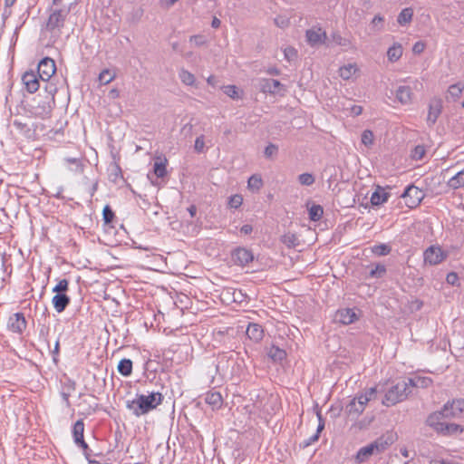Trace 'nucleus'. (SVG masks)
Returning a JSON list of instances; mask_svg holds the SVG:
<instances>
[{
	"instance_id": "1",
	"label": "nucleus",
	"mask_w": 464,
	"mask_h": 464,
	"mask_svg": "<svg viewBox=\"0 0 464 464\" xmlns=\"http://www.w3.org/2000/svg\"><path fill=\"white\" fill-rule=\"evenodd\" d=\"M451 419H464V399L448 401L440 411L430 414L426 422L435 432L443 435L464 432V427L451 422Z\"/></svg>"
},
{
	"instance_id": "2",
	"label": "nucleus",
	"mask_w": 464,
	"mask_h": 464,
	"mask_svg": "<svg viewBox=\"0 0 464 464\" xmlns=\"http://www.w3.org/2000/svg\"><path fill=\"white\" fill-rule=\"evenodd\" d=\"M163 398L160 392L137 394L136 399L127 401V408L137 416L143 415L161 404Z\"/></svg>"
},
{
	"instance_id": "3",
	"label": "nucleus",
	"mask_w": 464,
	"mask_h": 464,
	"mask_svg": "<svg viewBox=\"0 0 464 464\" xmlns=\"http://www.w3.org/2000/svg\"><path fill=\"white\" fill-rule=\"evenodd\" d=\"M384 392L385 394L382 403L386 407L393 406L406 400L409 394L412 392V391L410 390L406 378L390 386Z\"/></svg>"
},
{
	"instance_id": "4",
	"label": "nucleus",
	"mask_w": 464,
	"mask_h": 464,
	"mask_svg": "<svg viewBox=\"0 0 464 464\" xmlns=\"http://www.w3.org/2000/svg\"><path fill=\"white\" fill-rule=\"evenodd\" d=\"M45 82V85H44V91L45 92L47 93V96H46V100L45 102H43V104L39 103L37 107H35V115L42 118V119H44L46 117H48L52 111V106H51V102L53 103H54V95L55 93L57 92V87L54 83L47 81V82Z\"/></svg>"
},
{
	"instance_id": "5",
	"label": "nucleus",
	"mask_w": 464,
	"mask_h": 464,
	"mask_svg": "<svg viewBox=\"0 0 464 464\" xmlns=\"http://www.w3.org/2000/svg\"><path fill=\"white\" fill-rule=\"evenodd\" d=\"M257 89L263 93L284 96L286 88L278 80L270 78H260L256 83Z\"/></svg>"
},
{
	"instance_id": "6",
	"label": "nucleus",
	"mask_w": 464,
	"mask_h": 464,
	"mask_svg": "<svg viewBox=\"0 0 464 464\" xmlns=\"http://www.w3.org/2000/svg\"><path fill=\"white\" fill-rule=\"evenodd\" d=\"M69 12L70 10L65 8L51 10L46 24V30L51 33L55 31L61 32L62 28L64 26Z\"/></svg>"
},
{
	"instance_id": "7",
	"label": "nucleus",
	"mask_w": 464,
	"mask_h": 464,
	"mask_svg": "<svg viewBox=\"0 0 464 464\" xmlns=\"http://www.w3.org/2000/svg\"><path fill=\"white\" fill-rule=\"evenodd\" d=\"M393 441L390 440V441H385L384 443L379 440H375L374 442L362 447L359 450L356 454V459L359 463L364 462L367 460L372 455L375 453H380L384 450L385 446L389 443H392Z\"/></svg>"
},
{
	"instance_id": "8",
	"label": "nucleus",
	"mask_w": 464,
	"mask_h": 464,
	"mask_svg": "<svg viewBox=\"0 0 464 464\" xmlns=\"http://www.w3.org/2000/svg\"><path fill=\"white\" fill-rule=\"evenodd\" d=\"M401 197L405 199L408 208H413L420 205L424 198V193L418 187L411 184L405 188Z\"/></svg>"
},
{
	"instance_id": "9",
	"label": "nucleus",
	"mask_w": 464,
	"mask_h": 464,
	"mask_svg": "<svg viewBox=\"0 0 464 464\" xmlns=\"http://www.w3.org/2000/svg\"><path fill=\"white\" fill-rule=\"evenodd\" d=\"M56 71L55 63L53 59L45 57L40 61L37 67V73L42 82H47Z\"/></svg>"
},
{
	"instance_id": "10",
	"label": "nucleus",
	"mask_w": 464,
	"mask_h": 464,
	"mask_svg": "<svg viewBox=\"0 0 464 464\" xmlns=\"http://www.w3.org/2000/svg\"><path fill=\"white\" fill-rule=\"evenodd\" d=\"M368 402L369 399L362 393L349 401L345 406V411L351 416L357 417L362 413Z\"/></svg>"
},
{
	"instance_id": "11",
	"label": "nucleus",
	"mask_w": 464,
	"mask_h": 464,
	"mask_svg": "<svg viewBox=\"0 0 464 464\" xmlns=\"http://www.w3.org/2000/svg\"><path fill=\"white\" fill-rule=\"evenodd\" d=\"M231 258L235 265L245 266L254 260V254L250 249L238 246L231 252Z\"/></svg>"
},
{
	"instance_id": "12",
	"label": "nucleus",
	"mask_w": 464,
	"mask_h": 464,
	"mask_svg": "<svg viewBox=\"0 0 464 464\" xmlns=\"http://www.w3.org/2000/svg\"><path fill=\"white\" fill-rule=\"evenodd\" d=\"M423 256L426 264L435 266L441 263L447 255L440 246H431L424 251Z\"/></svg>"
},
{
	"instance_id": "13",
	"label": "nucleus",
	"mask_w": 464,
	"mask_h": 464,
	"mask_svg": "<svg viewBox=\"0 0 464 464\" xmlns=\"http://www.w3.org/2000/svg\"><path fill=\"white\" fill-rule=\"evenodd\" d=\"M26 320L23 313H15L9 317L7 328L13 333L22 334L26 329Z\"/></svg>"
},
{
	"instance_id": "14",
	"label": "nucleus",
	"mask_w": 464,
	"mask_h": 464,
	"mask_svg": "<svg viewBox=\"0 0 464 464\" xmlns=\"http://www.w3.org/2000/svg\"><path fill=\"white\" fill-rule=\"evenodd\" d=\"M442 111V101L440 98L434 97L430 101L427 123L432 126L436 123Z\"/></svg>"
},
{
	"instance_id": "15",
	"label": "nucleus",
	"mask_w": 464,
	"mask_h": 464,
	"mask_svg": "<svg viewBox=\"0 0 464 464\" xmlns=\"http://www.w3.org/2000/svg\"><path fill=\"white\" fill-rule=\"evenodd\" d=\"M22 82L25 86V89L30 93H34L40 88V82L37 74L31 71L24 73Z\"/></svg>"
},
{
	"instance_id": "16",
	"label": "nucleus",
	"mask_w": 464,
	"mask_h": 464,
	"mask_svg": "<svg viewBox=\"0 0 464 464\" xmlns=\"http://www.w3.org/2000/svg\"><path fill=\"white\" fill-rule=\"evenodd\" d=\"M357 319L358 316L356 313L351 308L339 309L334 315V321L341 323L342 324H353Z\"/></svg>"
},
{
	"instance_id": "17",
	"label": "nucleus",
	"mask_w": 464,
	"mask_h": 464,
	"mask_svg": "<svg viewBox=\"0 0 464 464\" xmlns=\"http://www.w3.org/2000/svg\"><path fill=\"white\" fill-rule=\"evenodd\" d=\"M305 36L308 44L315 46L325 42L326 33L322 28H312L306 31Z\"/></svg>"
},
{
	"instance_id": "18",
	"label": "nucleus",
	"mask_w": 464,
	"mask_h": 464,
	"mask_svg": "<svg viewBox=\"0 0 464 464\" xmlns=\"http://www.w3.org/2000/svg\"><path fill=\"white\" fill-rule=\"evenodd\" d=\"M396 100L402 105L411 104L413 98V92L410 86L401 85L395 91Z\"/></svg>"
},
{
	"instance_id": "19",
	"label": "nucleus",
	"mask_w": 464,
	"mask_h": 464,
	"mask_svg": "<svg viewBox=\"0 0 464 464\" xmlns=\"http://www.w3.org/2000/svg\"><path fill=\"white\" fill-rule=\"evenodd\" d=\"M70 302L71 298L64 293L56 294L52 299V304L57 313H63Z\"/></svg>"
},
{
	"instance_id": "20",
	"label": "nucleus",
	"mask_w": 464,
	"mask_h": 464,
	"mask_svg": "<svg viewBox=\"0 0 464 464\" xmlns=\"http://www.w3.org/2000/svg\"><path fill=\"white\" fill-rule=\"evenodd\" d=\"M407 383L409 384L410 390L412 391V388H428L431 385L432 380L430 377L426 376H414L411 378H406Z\"/></svg>"
},
{
	"instance_id": "21",
	"label": "nucleus",
	"mask_w": 464,
	"mask_h": 464,
	"mask_svg": "<svg viewBox=\"0 0 464 464\" xmlns=\"http://www.w3.org/2000/svg\"><path fill=\"white\" fill-rule=\"evenodd\" d=\"M205 401L211 406L213 410H218L223 405V398L220 392L210 391L205 395Z\"/></svg>"
},
{
	"instance_id": "22",
	"label": "nucleus",
	"mask_w": 464,
	"mask_h": 464,
	"mask_svg": "<svg viewBox=\"0 0 464 464\" xmlns=\"http://www.w3.org/2000/svg\"><path fill=\"white\" fill-rule=\"evenodd\" d=\"M246 334L248 336V338L253 340L254 342L261 341L264 336V331L262 326L255 323H250L248 324Z\"/></svg>"
},
{
	"instance_id": "23",
	"label": "nucleus",
	"mask_w": 464,
	"mask_h": 464,
	"mask_svg": "<svg viewBox=\"0 0 464 464\" xmlns=\"http://www.w3.org/2000/svg\"><path fill=\"white\" fill-rule=\"evenodd\" d=\"M390 197V194L385 192V190L378 186L376 190L371 196V203L372 206H380L385 203Z\"/></svg>"
},
{
	"instance_id": "24",
	"label": "nucleus",
	"mask_w": 464,
	"mask_h": 464,
	"mask_svg": "<svg viewBox=\"0 0 464 464\" xmlns=\"http://www.w3.org/2000/svg\"><path fill=\"white\" fill-rule=\"evenodd\" d=\"M463 90L464 83L462 82L451 84L448 89L446 99L456 102L459 98H460Z\"/></svg>"
},
{
	"instance_id": "25",
	"label": "nucleus",
	"mask_w": 464,
	"mask_h": 464,
	"mask_svg": "<svg viewBox=\"0 0 464 464\" xmlns=\"http://www.w3.org/2000/svg\"><path fill=\"white\" fill-rule=\"evenodd\" d=\"M118 372L124 377H129L132 373V361L130 359H121L117 367Z\"/></svg>"
},
{
	"instance_id": "26",
	"label": "nucleus",
	"mask_w": 464,
	"mask_h": 464,
	"mask_svg": "<svg viewBox=\"0 0 464 464\" xmlns=\"http://www.w3.org/2000/svg\"><path fill=\"white\" fill-rule=\"evenodd\" d=\"M64 161L68 164L70 171L74 173H82L83 171V163L82 160L77 158H66Z\"/></svg>"
},
{
	"instance_id": "27",
	"label": "nucleus",
	"mask_w": 464,
	"mask_h": 464,
	"mask_svg": "<svg viewBox=\"0 0 464 464\" xmlns=\"http://www.w3.org/2000/svg\"><path fill=\"white\" fill-rule=\"evenodd\" d=\"M357 70L358 68L355 63H349L339 69V74L343 80H349L357 72Z\"/></svg>"
},
{
	"instance_id": "28",
	"label": "nucleus",
	"mask_w": 464,
	"mask_h": 464,
	"mask_svg": "<svg viewBox=\"0 0 464 464\" xmlns=\"http://www.w3.org/2000/svg\"><path fill=\"white\" fill-rule=\"evenodd\" d=\"M448 185L453 189L464 187V169L459 171L455 176L450 179Z\"/></svg>"
},
{
	"instance_id": "29",
	"label": "nucleus",
	"mask_w": 464,
	"mask_h": 464,
	"mask_svg": "<svg viewBox=\"0 0 464 464\" xmlns=\"http://www.w3.org/2000/svg\"><path fill=\"white\" fill-rule=\"evenodd\" d=\"M402 55V47L400 44H394L392 47L388 49L387 56L389 61L396 62Z\"/></svg>"
},
{
	"instance_id": "30",
	"label": "nucleus",
	"mask_w": 464,
	"mask_h": 464,
	"mask_svg": "<svg viewBox=\"0 0 464 464\" xmlns=\"http://www.w3.org/2000/svg\"><path fill=\"white\" fill-rule=\"evenodd\" d=\"M268 356L275 362H282L286 357V353L277 346H272L268 351Z\"/></svg>"
},
{
	"instance_id": "31",
	"label": "nucleus",
	"mask_w": 464,
	"mask_h": 464,
	"mask_svg": "<svg viewBox=\"0 0 464 464\" xmlns=\"http://www.w3.org/2000/svg\"><path fill=\"white\" fill-rule=\"evenodd\" d=\"M413 16V10L411 8H404L401 11L397 17V22L401 25L409 24Z\"/></svg>"
},
{
	"instance_id": "32",
	"label": "nucleus",
	"mask_w": 464,
	"mask_h": 464,
	"mask_svg": "<svg viewBox=\"0 0 464 464\" xmlns=\"http://www.w3.org/2000/svg\"><path fill=\"white\" fill-rule=\"evenodd\" d=\"M179 77L180 81L182 82V83L188 85V86L194 85V83L196 82V78H195L194 74L185 69H181L179 71Z\"/></svg>"
},
{
	"instance_id": "33",
	"label": "nucleus",
	"mask_w": 464,
	"mask_h": 464,
	"mask_svg": "<svg viewBox=\"0 0 464 464\" xmlns=\"http://www.w3.org/2000/svg\"><path fill=\"white\" fill-rule=\"evenodd\" d=\"M167 160L165 159L163 161H155L153 166V172L157 178H163L167 174L166 169Z\"/></svg>"
},
{
	"instance_id": "34",
	"label": "nucleus",
	"mask_w": 464,
	"mask_h": 464,
	"mask_svg": "<svg viewBox=\"0 0 464 464\" xmlns=\"http://www.w3.org/2000/svg\"><path fill=\"white\" fill-rule=\"evenodd\" d=\"M324 214V208L320 205L314 204L309 208V218L312 221H318L321 219L322 216Z\"/></svg>"
},
{
	"instance_id": "35",
	"label": "nucleus",
	"mask_w": 464,
	"mask_h": 464,
	"mask_svg": "<svg viewBox=\"0 0 464 464\" xmlns=\"http://www.w3.org/2000/svg\"><path fill=\"white\" fill-rule=\"evenodd\" d=\"M115 78V73L109 69L102 70L99 74V82L102 85L109 84Z\"/></svg>"
},
{
	"instance_id": "36",
	"label": "nucleus",
	"mask_w": 464,
	"mask_h": 464,
	"mask_svg": "<svg viewBox=\"0 0 464 464\" xmlns=\"http://www.w3.org/2000/svg\"><path fill=\"white\" fill-rule=\"evenodd\" d=\"M392 247L387 244L375 245L372 248V252L379 256H387L391 253Z\"/></svg>"
},
{
	"instance_id": "37",
	"label": "nucleus",
	"mask_w": 464,
	"mask_h": 464,
	"mask_svg": "<svg viewBox=\"0 0 464 464\" xmlns=\"http://www.w3.org/2000/svg\"><path fill=\"white\" fill-rule=\"evenodd\" d=\"M247 186L252 190H259L263 186V180L259 175H252L248 179Z\"/></svg>"
},
{
	"instance_id": "38",
	"label": "nucleus",
	"mask_w": 464,
	"mask_h": 464,
	"mask_svg": "<svg viewBox=\"0 0 464 464\" xmlns=\"http://www.w3.org/2000/svg\"><path fill=\"white\" fill-rule=\"evenodd\" d=\"M386 274V267L382 264H377L369 272L370 278H382Z\"/></svg>"
},
{
	"instance_id": "39",
	"label": "nucleus",
	"mask_w": 464,
	"mask_h": 464,
	"mask_svg": "<svg viewBox=\"0 0 464 464\" xmlns=\"http://www.w3.org/2000/svg\"><path fill=\"white\" fill-rule=\"evenodd\" d=\"M282 242L288 247H295L298 245V238L295 234L287 233L282 237Z\"/></svg>"
},
{
	"instance_id": "40",
	"label": "nucleus",
	"mask_w": 464,
	"mask_h": 464,
	"mask_svg": "<svg viewBox=\"0 0 464 464\" xmlns=\"http://www.w3.org/2000/svg\"><path fill=\"white\" fill-rule=\"evenodd\" d=\"M74 442L77 446L81 447L83 450V454L85 458L89 460L91 456V450L88 447V444L84 440V437H74Z\"/></svg>"
},
{
	"instance_id": "41",
	"label": "nucleus",
	"mask_w": 464,
	"mask_h": 464,
	"mask_svg": "<svg viewBox=\"0 0 464 464\" xmlns=\"http://www.w3.org/2000/svg\"><path fill=\"white\" fill-rule=\"evenodd\" d=\"M384 392V390L382 389V386L381 387V385L379 384V385H376L375 387H372V388L366 390L365 392L362 394L364 396H366L367 399H369V401H371L376 399L378 392Z\"/></svg>"
},
{
	"instance_id": "42",
	"label": "nucleus",
	"mask_w": 464,
	"mask_h": 464,
	"mask_svg": "<svg viewBox=\"0 0 464 464\" xmlns=\"http://www.w3.org/2000/svg\"><path fill=\"white\" fill-rule=\"evenodd\" d=\"M102 218L105 224H111L113 221L115 214L109 205L103 208Z\"/></svg>"
},
{
	"instance_id": "43",
	"label": "nucleus",
	"mask_w": 464,
	"mask_h": 464,
	"mask_svg": "<svg viewBox=\"0 0 464 464\" xmlns=\"http://www.w3.org/2000/svg\"><path fill=\"white\" fill-rule=\"evenodd\" d=\"M314 180V177L311 173H303L298 176V181L303 186H311Z\"/></svg>"
},
{
	"instance_id": "44",
	"label": "nucleus",
	"mask_w": 464,
	"mask_h": 464,
	"mask_svg": "<svg viewBox=\"0 0 464 464\" xmlns=\"http://www.w3.org/2000/svg\"><path fill=\"white\" fill-rule=\"evenodd\" d=\"M69 289V281L67 279H62L58 282V284L53 288V292L56 294L64 293Z\"/></svg>"
},
{
	"instance_id": "45",
	"label": "nucleus",
	"mask_w": 464,
	"mask_h": 464,
	"mask_svg": "<svg viewBox=\"0 0 464 464\" xmlns=\"http://www.w3.org/2000/svg\"><path fill=\"white\" fill-rule=\"evenodd\" d=\"M75 389H76L75 381H73L70 378H65V380L63 382H62V391L72 393V392L75 391Z\"/></svg>"
},
{
	"instance_id": "46",
	"label": "nucleus",
	"mask_w": 464,
	"mask_h": 464,
	"mask_svg": "<svg viewBox=\"0 0 464 464\" xmlns=\"http://www.w3.org/2000/svg\"><path fill=\"white\" fill-rule=\"evenodd\" d=\"M243 203V198L239 194H235L228 198V206L232 208H238Z\"/></svg>"
},
{
	"instance_id": "47",
	"label": "nucleus",
	"mask_w": 464,
	"mask_h": 464,
	"mask_svg": "<svg viewBox=\"0 0 464 464\" xmlns=\"http://www.w3.org/2000/svg\"><path fill=\"white\" fill-rule=\"evenodd\" d=\"M224 92L225 94H227L228 97L236 100V99H238L239 96H238V89L237 86L235 85H227V86H224Z\"/></svg>"
},
{
	"instance_id": "48",
	"label": "nucleus",
	"mask_w": 464,
	"mask_h": 464,
	"mask_svg": "<svg viewBox=\"0 0 464 464\" xmlns=\"http://www.w3.org/2000/svg\"><path fill=\"white\" fill-rule=\"evenodd\" d=\"M383 17L380 14L375 15L371 23V25L374 31H381L383 28Z\"/></svg>"
},
{
	"instance_id": "49",
	"label": "nucleus",
	"mask_w": 464,
	"mask_h": 464,
	"mask_svg": "<svg viewBox=\"0 0 464 464\" xmlns=\"http://www.w3.org/2000/svg\"><path fill=\"white\" fill-rule=\"evenodd\" d=\"M277 152H278V147L276 144L269 143L265 148L264 154H265L266 158L270 159V158L276 156L277 154Z\"/></svg>"
},
{
	"instance_id": "50",
	"label": "nucleus",
	"mask_w": 464,
	"mask_h": 464,
	"mask_svg": "<svg viewBox=\"0 0 464 464\" xmlns=\"http://www.w3.org/2000/svg\"><path fill=\"white\" fill-rule=\"evenodd\" d=\"M362 142L365 146H371L373 143V133L369 130H365L362 134Z\"/></svg>"
},
{
	"instance_id": "51",
	"label": "nucleus",
	"mask_w": 464,
	"mask_h": 464,
	"mask_svg": "<svg viewBox=\"0 0 464 464\" xmlns=\"http://www.w3.org/2000/svg\"><path fill=\"white\" fill-rule=\"evenodd\" d=\"M110 177L112 181L116 182L118 179L122 178L121 169L119 165L114 164L111 168Z\"/></svg>"
},
{
	"instance_id": "52",
	"label": "nucleus",
	"mask_w": 464,
	"mask_h": 464,
	"mask_svg": "<svg viewBox=\"0 0 464 464\" xmlns=\"http://www.w3.org/2000/svg\"><path fill=\"white\" fill-rule=\"evenodd\" d=\"M84 423L82 420H77L72 427V435H83Z\"/></svg>"
},
{
	"instance_id": "53",
	"label": "nucleus",
	"mask_w": 464,
	"mask_h": 464,
	"mask_svg": "<svg viewBox=\"0 0 464 464\" xmlns=\"http://www.w3.org/2000/svg\"><path fill=\"white\" fill-rule=\"evenodd\" d=\"M204 147H205L204 136H203V135H200V136H198V137L196 139V140H195L194 150H195L198 153H201V152H203V150H204Z\"/></svg>"
},
{
	"instance_id": "54",
	"label": "nucleus",
	"mask_w": 464,
	"mask_h": 464,
	"mask_svg": "<svg viewBox=\"0 0 464 464\" xmlns=\"http://www.w3.org/2000/svg\"><path fill=\"white\" fill-rule=\"evenodd\" d=\"M284 54H285V58L287 61H293L294 59L296 58L297 53H296V50L295 48H293V47H286L284 50Z\"/></svg>"
},
{
	"instance_id": "55",
	"label": "nucleus",
	"mask_w": 464,
	"mask_h": 464,
	"mask_svg": "<svg viewBox=\"0 0 464 464\" xmlns=\"http://www.w3.org/2000/svg\"><path fill=\"white\" fill-rule=\"evenodd\" d=\"M458 280H459V276H458L457 273H455V272H450L446 276L447 283L450 285H454Z\"/></svg>"
},
{
	"instance_id": "56",
	"label": "nucleus",
	"mask_w": 464,
	"mask_h": 464,
	"mask_svg": "<svg viewBox=\"0 0 464 464\" xmlns=\"http://www.w3.org/2000/svg\"><path fill=\"white\" fill-rule=\"evenodd\" d=\"M425 49V44L422 42H416L412 47V52L414 53L420 54Z\"/></svg>"
},
{
	"instance_id": "57",
	"label": "nucleus",
	"mask_w": 464,
	"mask_h": 464,
	"mask_svg": "<svg viewBox=\"0 0 464 464\" xmlns=\"http://www.w3.org/2000/svg\"><path fill=\"white\" fill-rule=\"evenodd\" d=\"M425 153V150L422 146H416L414 149L413 158L420 160Z\"/></svg>"
},
{
	"instance_id": "58",
	"label": "nucleus",
	"mask_w": 464,
	"mask_h": 464,
	"mask_svg": "<svg viewBox=\"0 0 464 464\" xmlns=\"http://www.w3.org/2000/svg\"><path fill=\"white\" fill-rule=\"evenodd\" d=\"M59 353H60V342H59V340H57V341L55 342L54 348H53V350L52 351L53 359V362H58V355H59Z\"/></svg>"
},
{
	"instance_id": "59",
	"label": "nucleus",
	"mask_w": 464,
	"mask_h": 464,
	"mask_svg": "<svg viewBox=\"0 0 464 464\" xmlns=\"http://www.w3.org/2000/svg\"><path fill=\"white\" fill-rule=\"evenodd\" d=\"M61 396L63 398V401L66 406V408H70L71 407V402H70V396H71V393L67 392H63V391H61Z\"/></svg>"
},
{
	"instance_id": "60",
	"label": "nucleus",
	"mask_w": 464,
	"mask_h": 464,
	"mask_svg": "<svg viewBox=\"0 0 464 464\" xmlns=\"http://www.w3.org/2000/svg\"><path fill=\"white\" fill-rule=\"evenodd\" d=\"M319 437H309L308 440H304L299 444L300 448H306L314 441L318 440Z\"/></svg>"
},
{
	"instance_id": "61",
	"label": "nucleus",
	"mask_w": 464,
	"mask_h": 464,
	"mask_svg": "<svg viewBox=\"0 0 464 464\" xmlns=\"http://www.w3.org/2000/svg\"><path fill=\"white\" fill-rule=\"evenodd\" d=\"M317 417L319 419V424L317 426V429H316V433L314 435H319V433L322 432V430H324V423L322 420V416H321V413L320 412H317Z\"/></svg>"
},
{
	"instance_id": "62",
	"label": "nucleus",
	"mask_w": 464,
	"mask_h": 464,
	"mask_svg": "<svg viewBox=\"0 0 464 464\" xmlns=\"http://www.w3.org/2000/svg\"><path fill=\"white\" fill-rule=\"evenodd\" d=\"M252 231H253V227L248 224L242 226L240 228V232L244 235H249Z\"/></svg>"
},
{
	"instance_id": "63",
	"label": "nucleus",
	"mask_w": 464,
	"mask_h": 464,
	"mask_svg": "<svg viewBox=\"0 0 464 464\" xmlns=\"http://www.w3.org/2000/svg\"><path fill=\"white\" fill-rule=\"evenodd\" d=\"M178 0H160V5L164 8L171 7Z\"/></svg>"
},
{
	"instance_id": "64",
	"label": "nucleus",
	"mask_w": 464,
	"mask_h": 464,
	"mask_svg": "<svg viewBox=\"0 0 464 464\" xmlns=\"http://www.w3.org/2000/svg\"><path fill=\"white\" fill-rule=\"evenodd\" d=\"M14 126L16 127L17 130H24V129H26L28 131L30 130V129L27 127V124L26 123H23L17 120H15L14 121Z\"/></svg>"
}]
</instances>
